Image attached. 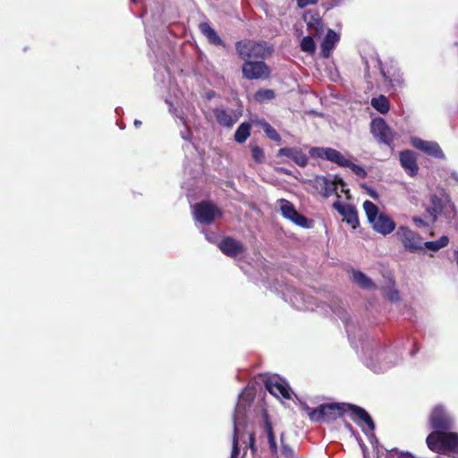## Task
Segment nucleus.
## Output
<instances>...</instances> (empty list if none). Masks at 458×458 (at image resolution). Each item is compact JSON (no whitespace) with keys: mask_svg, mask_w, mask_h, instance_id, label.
<instances>
[{"mask_svg":"<svg viewBox=\"0 0 458 458\" xmlns=\"http://www.w3.org/2000/svg\"><path fill=\"white\" fill-rule=\"evenodd\" d=\"M265 387L276 397H283L287 400L291 399V389L284 381H277L269 378L265 381Z\"/></svg>","mask_w":458,"mask_h":458,"instance_id":"16","label":"nucleus"},{"mask_svg":"<svg viewBox=\"0 0 458 458\" xmlns=\"http://www.w3.org/2000/svg\"><path fill=\"white\" fill-rule=\"evenodd\" d=\"M369 195H370L371 197H373L374 199H377V192H376L375 191H373V190H369Z\"/></svg>","mask_w":458,"mask_h":458,"instance_id":"43","label":"nucleus"},{"mask_svg":"<svg viewBox=\"0 0 458 458\" xmlns=\"http://www.w3.org/2000/svg\"><path fill=\"white\" fill-rule=\"evenodd\" d=\"M427 212L429 214L432 223H435L441 214H444L446 219L451 220L456 216V207L449 199L445 200L434 194L430 198V206L427 208Z\"/></svg>","mask_w":458,"mask_h":458,"instance_id":"6","label":"nucleus"},{"mask_svg":"<svg viewBox=\"0 0 458 458\" xmlns=\"http://www.w3.org/2000/svg\"><path fill=\"white\" fill-rule=\"evenodd\" d=\"M428 424L433 429L432 432H446L453 428V419L446 409L438 404L433 407L428 417Z\"/></svg>","mask_w":458,"mask_h":458,"instance_id":"7","label":"nucleus"},{"mask_svg":"<svg viewBox=\"0 0 458 458\" xmlns=\"http://www.w3.org/2000/svg\"><path fill=\"white\" fill-rule=\"evenodd\" d=\"M265 430L267 432V437L269 436H274L273 427L271 422L268 420V419H266L265 420Z\"/></svg>","mask_w":458,"mask_h":458,"instance_id":"39","label":"nucleus"},{"mask_svg":"<svg viewBox=\"0 0 458 458\" xmlns=\"http://www.w3.org/2000/svg\"><path fill=\"white\" fill-rule=\"evenodd\" d=\"M311 182L313 188L324 198H328L333 194H337L338 186H340L342 192L347 193L349 191L344 189L346 184L344 180L336 175L333 180H330L324 175H318Z\"/></svg>","mask_w":458,"mask_h":458,"instance_id":"5","label":"nucleus"},{"mask_svg":"<svg viewBox=\"0 0 458 458\" xmlns=\"http://www.w3.org/2000/svg\"><path fill=\"white\" fill-rule=\"evenodd\" d=\"M271 72V68L264 60H247L242 65V77L248 81L268 80Z\"/></svg>","mask_w":458,"mask_h":458,"instance_id":"4","label":"nucleus"},{"mask_svg":"<svg viewBox=\"0 0 458 458\" xmlns=\"http://www.w3.org/2000/svg\"><path fill=\"white\" fill-rule=\"evenodd\" d=\"M349 411L352 412V420L354 421L356 420H359L364 422L368 426V428L370 431L375 430L376 426H375V423H374L372 418L363 408L357 406L355 404L350 403Z\"/></svg>","mask_w":458,"mask_h":458,"instance_id":"21","label":"nucleus"},{"mask_svg":"<svg viewBox=\"0 0 458 458\" xmlns=\"http://www.w3.org/2000/svg\"><path fill=\"white\" fill-rule=\"evenodd\" d=\"M239 454H240V447L238 445L237 427H236V423H234L233 437V449L231 452L230 458H238Z\"/></svg>","mask_w":458,"mask_h":458,"instance_id":"35","label":"nucleus"},{"mask_svg":"<svg viewBox=\"0 0 458 458\" xmlns=\"http://www.w3.org/2000/svg\"><path fill=\"white\" fill-rule=\"evenodd\" d=\"M371 106L381 114H386L390 109L389 101L384 95L372 98Z\"/></svg>","mask_w":458,"mask_h":458,"instance_id":"29","label":"nucleus"},{"mask_svg":"<svg viewBox=\"0 0 458 458\" xmlns=\"http://www.w3.org/2000/svg\"><path fill=\"white\" fill-rule=\"evenodd\" d=\"M250 152L251 157L256 163L262 164L265 161V154L262 148L259 146H251Z\"/></svg>","mask_w":458,"mask_h":458,"instance_id":"33","label":"nucleus"},{"mask_svg":"<svg viewBox=\"0 0 458 458\" xmlns=\"http://www.w3.org/2000/svg\"><path fill=\"white\" fill-rule=\"evenodd\" d=\"M199 30L208 38L210 44L215 46H224V41L208 22L200 23Z\"/></svg>","mask_w":458,"mask_h":458,"instance_id":"25","label":"nucleus"},{"mask_svg":"<svg viewBox=\"0 0 458 458\" xmlns=\"http://www.w3.org/2000/svg\"><path fill=\"white\" fill-rule=\"evenodd\" d=\"M414 222L417 224V225H424V222L421 218H414Z\"/></svg>","mask_w":458,"mask_h":458,"instance_id":"44","label":"nucleus"},{"mask_svg":"<svg viewBox=\"0 0 458 458\" xmlns=\"http://www.w3.org/2000/svg\"><path fill=\"white\" fill-rule=\"evenodd\" d=\"M309 154L313 158L327 160L339 166L348 165L344 155L333 148L312 147L310 148Z\"/></svg>","mask_w":458,"mask_h":458,"instance_id":"12","label":"nucleus"},{"mask_svg":"<svg viewBox=\"0 0 458 458\" xmlns=\"http://www.w3.org/2000/svg\"><path fill=\"white\" fill-rule=\"evenodd\" d=\"M363 209L369 223L374 222L375 219L382 214L379 213L377 206L370 200H365L363 202Z\"/></svg>","mask_w":458,"mask_h":458,"instance_id":"28","label":"nucleus"},{"mask_svg":"<svg viewBox=\"0 0 458 458\" xmlns=\"http://www.w3.org/2000/svg\"><path fill=\"white\" fill-rule=\"evenodd\" d=\"M251 124L242 123L234 132V140L240 144L244 143L250 135Z\"/></svg>","mask_w":458,"mask_h":458,"instance_id":"27","label":"nucleus"},{"mask_svg":"<svg viewBox=\"0 0 458 458\" xmlns=\"http://www.w3.org/2000/svg\"><path fill=\"white\" fill-rule=\"evenodd\" d=\"M412 144L416 148L423 151L428 156L438 159H443L445 157L444 152L437 142L427 141L421 139H414L412 140Z\"/></svg>","mask_w":458,"mask_h":458,"instance_id":"15","label":"nucleus"},{"mask_svg":"<svg viewBox=\"0 0 458 458\" xmlns=\"http://www.w3.org/2000/svg\"><path fill=\"white\" fill-rule=\"evenodd\" d=\"M370 131L379 143L387 146L391 149L394 148L396 133L392 131L383 118L378 117L371 121Z\"/></svg>","mask_w":458,"mask_h":458,"instance_id":"8","label":"nucleus"},{"mask_svg":"<svg viewBox=\"0 0 458 458\" xmlns=\"http://www.w3.org/2000/svg\"><path fill=\"white\" fill-rule=\"evenodd\" d=\"M400 163L403 168L410 176H415L418 174L419 167L417 158L413 151L403 150L400 152Z\"/></svg>","mask_w":458,"mask_h":458,"instance_id":"18","label":"nucleus"},{"mask_svg":"<svg viewBox=\"0 0 458 458\" xmlns=\"http://www.w3.org/2000/svg\"><path fill=\"white\" fill-rule=\"evenodd\" d=\"M449 242V239L447 236L443 235L437 241L432 242H423V249L427 248L432 251H437L440 249L445 247Z\"/></svg>","mask_w":458,"mask_h":458,"instance_id":"31","label":"nucleus"},{"mask_svg":"<svg viewBox=\"0 0 458 458\" xmlns=\"http://www.w3.org/2000/svg\"><path fill=\"white\" fill-rule=\"evenodd\" d=\"M353 282L362 289H375L376 284L361 271H354L352 274Z\"/></svg>","mask_w":458,"mask_h":458,"instance_id":"26","label":"nucleus"},{"mask_svg":"<svg viewBox=\"0 0 458 458\" xmlns=\"http://www.w3.org/2000/svg\"><path fill=\"white\" fill-rule=\"evenodd\" d=\"M383 76H384V78H385V81H388L389 83H392V80H391V79H389V78L386 75V73H385V72H383Z\"/></svg>","mask_w":458,"mask_h":458,"instance_id":"45","label":"nucleus"},{"mask_svg":"<svg viewBox=\"0 0 458 458\" xmlns=\"http://www.w3.org/2000/svg\"><path fill=\"white\" fill-rule=\"evenodd\" d=\"M299 8H304L308 5H314L318 3V0H296Z\"/></svg>","mask_w":458,"mask_h":458,"instance_id":"37","label":"nucleus"},{"mask_svg":"<svg viewBox=\"0 0 458 458\" xmlns=\"http://www.w3.org/2000/svg\"><path fill=\"white\" fill-rule=\"evenodd\" d=\"M276 156L286 157L301 167H305L308 165L307 155L298 148H282L277 151Z\"/></svg>","mask_w":458,"mask_h":458,"instance_id":"17","label":"nucleus"},{"mask_svg":"<svg viewBox=\"0 0 458 458\" xmlns=\"http://www.w3.org/2000/svg\"><path fill=\"white\" fill-rule=\"evenodd\" d=\"M349 405L346 403H321L316 408L304 405L303 410L311 421L329 424L344 417L349 411Z\"/></svg>","mask_w":458,"mask_h":458,"instance_id":"1","label":"nucleus"},{"mask_svg":"<svg viewBox=\"0 0 458 458\" xmlns=\"http://www.w3.org/2000/svg\"><path fill=\"white\" fill-rule=\"evenodd\" d=\"M396 236L405 250L411 253L423 250L422 237L409 227L400 226L396 232Z\"/></svg>","mask_w":458,"mask_h":458,"instance_id":"10","label":"nucleus"},{"mask_svg":"<svg viewBox=\"0 0 458 458\" xmlns=\"http://www.w3.org/2000/svg\"><path fill=\"white\" fill-rule=\"evenodd\" d=\"M250 439V448L252 452L256 451V445H255V435L254 433H251L249 437Z\"/></svg>","mask_w":458,"mask_h":458,"instance_id":"40","label":"nucleus"},{"mask_svg":"<svg viewBox=\"0 0 458 458\" xmlns=\"http://www.w3.org/2000/svg\"><path fill=\"white\" fill-rule=\"evenodd\" d=\"M194 218L202 225H211L216 216H222V210L213 202L204 200L197 203L193 209Z\"/></svg>","mask_w":458,"mask_h":458,"instance_id":"9","label":"nucleus"},{"mask_svg":"<svg viewBox=\"0 0 458 458\" xmlns=\"http://www.w3.org/2000/svg\"><path fill=\"white\" fill-rule=\"evenodd\" d=\"M281 454L284 458H293L294 452L291 446H289L288 445H286L284 443H282Z\"/></svg>","mask_w":458,"mask_h":458,"instance_id":"36","label":"nucleus"},{"mask_svg":"<svg viewBox=\"0 0 458 458\" xmlns=\"http://www.w3.org/2000/svg\"><path fill=\"white\" fill-rule=\"evenodd\" d=\"M267 439H268V444H269V447H270L271 452L272 453H276L277 452V445H276L275 435L274 436H269L267 437Z\"/></svg>","mask_w":458,"mask_h":458,"instance_id":"38","label":"nucleus"},{"mask_svg":"<svg viewBox=\"0 0 458 458\" xmlns=\"http://www.w3.org/2000/svg\"><path fill=\"white\" fill-rule=\"evenodd\" d=\"M333 208L344 217V221L350 225L352 229L359 227L360 221L358 212L354 206L343 204L337 200L333 204Z\"/></svg>","mask_w":458,"mask_h":458,"instance_id":"14","label":"nucleus"},{"mask_svg":"<svg viewBox=\"0 0 458 458\" xmlns=\"http://www.w3.org/2000/svg\"><path fill=\"white\" fill-rule=\"evenodd\" d=\"M346 426H347L348 428H352L351 424H349V423H346Z\"/></svg>","mask_w":458,"mask_h":458,"instance_id":"47","label":"nucleus"},{"mask_svg":"<svg viewBox=\"0 0 458 458\" xmlns=\"http://www.w3.org/2000/svg\"><path fill=\"white\" fill-rule=\"evenodd\" d=\"M251 122H252V123L254 125L259 126V128H261L264 131V132L266 133L267 137L269 140H273V141H275L276 143H281L282 138L279 135V133L264 118H262V119H255V120H252Z\"/></svg>","mask_w":458,"mask_h":458,"instance_id":"24","label":"nucleus"},{"mask_svg":"<svg viewBox=\"0 0 458 458\" xmlns=\"http://www.w3.org/2000/svg\"><path fill=\"white\" fill-rule=\"evenodd\" d=\"M339 40V36L331 29L328 30L327 35L321 43V55L328 58L335 47V44Z\"/></svg>","mask_w":458,"mask_h":458,"instance_id":"22","label":"nucleus"},{"mask_svg":"<svg viewBox=\"0 0 458 458\" xmlns=\"http://www.w3.org/2000/svg\"><path fill=\"white\" fill-rule=\"evenodd\" d=\"M303 20L307 23L308 30L316 35L323 31V21L319 13L316 11L309 10L303 13Z\"/></svg>","mask_w":458,"mask_h":458,"instance_id":"20","label":"nucleus"},{"mask_svg":"<svg viewBox=\"0 0 458 458\" xmlns=\"http://www.w3.org/2000/svg\"><path fill=\"white\" fill-rule=\"evenodd\" d=\"M253 98L255 101L263 103L274 99L276 98V92L271 89H259L254 93Z\"/></svg>","mask_w":458,"mask_h":458,"instance_id":"30","label":"nucleus"},{"mask_svg":"<svg viewBox=\"0 0 458 458\" xmlns=\"http://www.w3.org/2000/svg\"><path fill=\"white\" fill-rule=\"evenodd\" d=\"M238 56L243 60H265L273 52V47L267 42L259 40L242 39L235 43Z\"/></svg>","mask_w":458,"mask_h":458,"instance_id":"3","label":"nucleus"},{"mask_svg":"<svg viewBox=\"0 0 458 458\" xmlns=\"http://www.w3.org/2000/svg\"><path fill=\"white\" fill-rule=\"evenodd\" d=\"M214 96H215V91H213V90H210L209 92L207 93L208 99H211L212 98H214Z\"/></svg>","mask_w":458,"mask_h":458,"instance_id":"42","label":"nucleus"},{"mask_svg":"<svg viewBox=\"0 0 458 458\" xmlns=\"http://www.w3.org/2000/svg\"><path fill=\"white\" fill-rule=\"evenodd\" d=\"M280 211L282 216L302 228H310L311 221L309 220L305 216L299 213L293 204L284 199H280Z\"/></svg>","mask_w":458,"mask_h":458,"instance_id":"11","label":"nucleus"},{"mask_svg":"<svg viewBox=\"0 0 458 458\" xmlns=\"http://www.w3.org/2000/svg\"><path fill=\"white\" fill-rule=\"evenodd\" d=\"M220 250L227 257L236 258L245 252L243 244L231 236H226L218 244Z\"/></svg>","mask_w":458,"mask_h":458,"instance_id":"13","label":"nucleus"},{"mask_svg":"<svg viewBox=\"0 0 458 458\" xmlns=\"http://www.w3.org/2000/svg\"><path fill=\"white\" fill-rule=\"evenodd\" d=\"M134 125H135L136 127H140V126L141 125V122H140V121H139V120H135V121H134Z\"/></svg>","mask_w":458,"mask_h":458,"instance_id":"46","label":"nucleus"},{"mask_svg":"<svg viewBox=\"0 0 458 458\" xmlns=\"http://www.w3.org/2000/svg\"><path fill=\"white\" fill-rule=\"evenodd\" d=\"M397 458H416L413 454L409 452H401Z\"/></svg>","mask_w":458,"mask_h":458,"instance_id":"41","label":"nucleus"},{"mask_svg":"<svg viewBox=\"0 0 458 458\" xmlns=\"http://www.w3.org/2000/svg\"><path fill=\"white\" fill-rule=\"evenodd\" d=\"M370 224L374 231L383 235H386L394 232L396 225L394 221L389 216L384 213L377 216L375 221L371 222Z\"/></svg>","mask_w":458,"mask_h":458,"instance_id":"19","label":"nucleus"},{"mask_svg":"<svg viewBox=\"0 0 458 458\" xmlns=\"http://www.w3.org/2000/svg\"><path fill=\"white\" fill-rule=\"evenodd\" d=\"M134 3H136V0H132Z\"/></svg>","mask_w":458,"mask_h":458,"instance_id":"48","label":"nucleus"},{"mask_svg":"<svg viewBox=\"0 0 458 458\" xmlns=\"http://www.w3.org/2000/svg\"><path fill=\"white\" fill-rule=\"evenodd\" d=\"M301 50L308 54H314L316 50L315 41L310 36L304 37L301 41Z\"/></svg>","mask_w":458,"mask_h":458,"instance_id":"32","label":"nucleus"},{"mask_svg":"<svg viewBox=\"0 0 458 458\" xmlns=\"http://www.w3.org/2000/svg\"><path fill=\"white\" fill-rule=\"evenodd\" d=\"M213 114L217 123L223 127L232 128L237 122V117H233L229 111L224 108H215Z\"/></svg>","mask_w":458,"mask_h":458,"instance_id":"23","label":"nucleus"},{"mask_svg":"<svg viewBox=\"0 0 458 458\" xmlns=\"http://www.w3.org/2000/svg\"><path fill=\"white\" fill-rule=\"evenodd\" d=\"M428 448L439 454L458 458V433L454 431L430 432L427 438Z\"/></svg>","mask_w":458,"mask_h":458,"instance_id":"2","label":"nucleus"},{"mask_svg":"<svg viewBox=\"0 0 458 458\" xmlns=\"http://www.w3.org/2000/svg\"><path fill=\"white\" fill-rule=\"evenodd\" d=\"M346 162L348 165H341V166L342 167H349L355 174H357L358 176H360L361 178L366 177L367 173L362 166L351 162L347 158H346Z\"/></svg>","mask_w":458,"mask_h":458,"instance_id":"34","label":"nucleus"}]
</instances>
